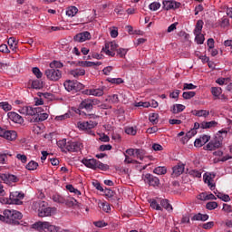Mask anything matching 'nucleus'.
<instances>
[{
	"label": "nucleus",
	"instance_id": "1",
	"mask_svg": "<svg viewBox=\"0 0 232 232\" xmlns=\"http://www.w3.org/2000/svg\"><path fill=\"white\" fill-rule=\"evenodd\" d=\"M19 113L33 117L31 122H43L48 119V113L43 112L41 107L24 106L19 110Z\"/></svg>",
	"mask_w": 232,
	"mask_h": 232
},
{
	"label": "nucleus",
	"instance_id": "2",
	"mask_svg": "<svg viewBox=\"0 0 232 232\" xmlns=\"http://www.w3.org/2000/svg\"><path fill=\"white\" fill-rule=\"evenodd\" d=\"M58 148H61L62 151H69V153H77L82 150V143L81 141H66V140H61L57 142Z\"/></svg>",
	"mask_w": 232,
	"mask_h": 232
},
{
	"label": "nucleus",
	"instance_id": "3",
	"mask_svg": "<svg viewBox=\"0 0 232 232\" xmlns=\"http://www.w3.org/2000/svg\"><path fill=\"white\" fill-rule=\"evenodd\" d=\"M3 215H5L6 224H10L11 226H19V224H21L19 220L23 218V213L17 210L5 209L4 210Z\"/></svg>",
	"mask_w": 232,
	"mask_h": 232
},
{
	"label": "nucleus",
	"instance_id": "4",
	"mask_svg": "<svg viewBox=\"0 0 232 232\" xmlns=\"http://www.w3.org/2000/svg\"><path fill=\"white\" fill-rule=\"evenodd\" d=\"M33 228L34 229H47V231L50 232H59L61 227L52 225V223L48 221H38L33 224Z\"/></svg>",
	"mask_w": 232,
	"mask_h": 232
},
{
	"label": "nucleus",
	"instance_id": "5",
	"mask_svg": "<svg viewBox=\"0 0 232 232\" xmlns=\"http://www.w3.org/2000/svg\"><path fill=\"white\" fill-rule=\"evenodd\" d=\"M63 86L67 92H81L84 88V85L78 81L67 80L64 82Z\"/></svg>",
	"mask_w": 232,
	"mask_h": 232
},
{
	"label": "nucleus",
	"instance_id": "6",
	"mask_svg": "<svg viewBox=\"0 0 232 232\" xmlns=\"http://www.w3.org/2000/svg\"><path fill=\"white\" fill-rule=\"evenodd\" d=\"M24 198V194L19 191H13L10 193L9 199H6V204H15L16 206H21Z\"/></svg>",
	"mask_w": 232,
	"mask_h": 232
},
{
	"label": "nucleus",
	"instance_id": "7",
	"mask_svg": "<svg viewBox=\"0 0 232 232\" xmlns=\"http://www.w3.org/2000/svg\"><path fill=\"white\" fill-rule=\"evenodd\" d=\"M44 73L49 81L56 82L63 77V72L59 69L50 68L45 70Z\"/></svg>",
	"mask_w": 232,
	"mask_h": 232
},
{
	"label": "nucleus",
	"instance_id": "8",
	"mask_svg": "<svg viewBox=\"0 0 232 232\" xmlns=\"http://www.w3.org/2000/svg\"><path fill=\"white\" fill-rule=\"evenodd\" d=\"M53 211V208L46 207V202L41 201L39 203L38 216L41 218L50 217Z\"/></svg>",
	"mask_w": 232,
	"mask_h": 232
},
{
	"label": "nucleus",
	"instance_id": "9",
	"mask_svg": "<svg viewBox=\"0 0 232 232\" xmlns=\"http://www.w3.org/2000/svg\"><path fill=\"white\" fill-rule=\"evenodd\" d=\"M224 137H227V130L222 129L221 130H218L217 132L216 139L214 140H211L216 150L222 146V140H224Z\"/></svg>",
	"mask_w": 232,
	"mask_h": 232
},
{
	"label": "nucleus",
	"instance_id": "10",
	"mask_svg": "<svg viewBox=\"0 0 232 232\" xmlns=\"http://www.w3.org/2000/svg\"><path fill=\"white\" fill-rule=\"evenodd\" d=\"M0 137L6 140H15L17 139V132L15 130H6L0 127Z\"/></svg>",
	"mask_w": 232,
	"mask_h": 232
},
{
	"label": "nucleus",
	"instance_id": "11",
	"mask_svg": "<svg viewBox=\"0 0 232 232\" xmlns=\"http://www.w3.org/2000/svg\"><path fill=\"white\" fill-rule=\"evenodd\" d=\"M119 48V44L115 42H111L109 44H105V48H103L106 55H110L111 57H115V51Z\"/></svg>",
	"mask_w": 232,
	"mask_h": 232
},
{
	"label": "nucleus",
	"instance_id": "12",
	"mask_svg": "<svg viewBox=\"0 0 232 232\" xmlns=\"http://www.w3.org/2000/svg\"><path fill=\"white\" fill-rule=\"evenodd\" d=\"M163 10H177L180 8V2H177L174 0H164L163 3Z\"/></svg>",
	"mask_w": 232,
	"mask_h": 232
},
{
	"label": "nucleus",
	"instance_id": "13",
	"mask_svg": "<svg viewBox=\"0 0 232 232\" xmlns=\"http://www.w3.org/2000/svg\"><path fill=\"white\" fill-rule=\"evenodd\" d=\"M143 180L146 184H149V186H152L153 188L160 184V179H159V178L149 173L143 177Z\"/></svg>",
	"mask_w": 232,
	"mask_h": 232
},
{
	"label": "nucleus",
	"instance_id": "14",
	"mask_svg": "<svg viewBox=\"0 0 232 232\" xmlns=\"http://www.w3.org/2000/svg\"><path fill=\"white\" fill-rule=\"evenodd\" d=\"M104 90L106 87H101L98 89H87L83 91L84 95H93L94 97H102L104 95Z\"/></svg>",
	"mask_w": 232,
	"mask_h": 232
},
{
	"label": "nucleus",
	"instance_id": "15",
	"mask_svg": "<svg viewBox=\"0 0 232 232\" xmlns=\"http://www.w3.org/2000/svg\"><path fill=\"white\" fill-rule=\"evenodd\" d=\"M0 179L3 180V182H5V184L19 182V178L14 174H1Z\"/></svg>",
	"mask_w": 232,
	"mask_h": 232
},
{
	"label": "nucleus",
	"instance_id": "16",
	"mask_svg": "<svg viewBox=\"0 0 232 232\" xmlns=\"http://www.w3.org/2000/svg\"><path fill=\"white\" fill-rule=\"evenodd\" d=\"M91 39L92 34L88 31L79 33L74 36V41H76V43H84V41H90Z\"/></svg>",
	"mask_w": 232,
	"mask_h": 232
},
{
	"label": "nucleus",
	"instance_id": "17",
	"mask_svg": "<svg viewBox=\"0 0 232 232\" xmlns=\"http://www.w3.org/2000/svg\"><path fill=\"white\" fill-rule=\"evenodd\" d=\"M7 117L10 121L15 122L16 124H23V122H24V119H23L21 115L14 111L8 112Z\"/></svg>",
	"mask_w": 232,
	"mask_h": 232
},
{
	"label": "nucleus",
	"instance_id": "18",
	"mask_svg": "<svg viewBox=\"0 0 232 232\" xmlns=\"http://www.w3.org/2000/svg\"><path fill=\"white\" fill-rule=\"evenodd\" d=\"M82 163H83L86 168H90L91 169H97V160L95 159H86L82 160Z\"/></svg>",
	"mask_w": 232,
	"mask_h": 232
},
{
	"label": "nucleus",
	"instance_id": "19",
	"mask_svg": "<svg viewBox=\"0 0 232 232\" xmlns=\"http://www.w3.org/2000/svg\"><path fill=\"white\" fill-rule=\"evenodd\" d=\"M184 169H185V165L182 163H179L178 165L172 168V171H173L172 175L174 177H180V175L184 173Z\"/></svg>",
	"mask_w": 232,
	"mask_h": 232
},
{
	"label": "nucleus",
	"instance_id": "20",
	"mask_svg": "<svg viewBox=\"0 0 232 232\" xmlns=\"http://www.w3.org/2000/svg\"><path fill=\"white\" fill-rule=\"evenodd\" d=\"M218 126V121H203L200 123L201 130H211V128H217Z\"/></svg>",
	"mask_w": 232,
	"mask_h": 232
},
{
	"label": "nucleus",
	"instance_id": "21",
	"mask_svg": "<svg viewBox=\"0 0 232 232\" xmlns=\"http://www.w3.org/2000/svg\"><path fill=\"white\" fill-rule=\"evenodd\" d=\"M80 108H82V110H86L87 111H92V110H93V105H92V100L87 99L82 101L80 104Z\"/></svg>",
	"mask_w": 232,
	"mask_h": 232
},
{
	"label": "nucleus",
	"instance_id": "22",
	"mask_svg": "<svg viewBox=\"0 0 232 232\" xmlns=\"http://www.w3.org/2000/svg\"><path fill=\"white\" fill-rule=\"evenodd\" d=\"M192 113L195 115V117H204V119L209 117V111L208 110H194Z\"/></svg>",
	"mask_w": 232,
	"mask_h": 232
},
{
	"label": "nucleus",
	"instance_id": "23",
	"mask_svg": "<svg viewBox=\"0 0 232 232\" xmlns=\"http://www.w3.org/2000/svg\"><path fill=\"white\" fill-rule=\"evenodd\" d=\"M209 219V215L208 214H201L198 213L194 215L191 218V220H197V221H201V222H206V220Z\"/></svg>",
	"mask_w": 232,
	"mask_h": 232
},
{
	"label": "nucleus",
	"instance_id": "24",
	"mask_svg": "<svg viewBox=\"0 0 232 232\" xmlns=\"http://www.w3.org/2000/svg\"><path fill=\"white\" fill-rule=\"evenodd\" d=\"M70 73L74 77L75 79H79V77H82V75H85L86 71L84 69H74L70 72Z\"/></svg>",
	"mask_w": 232,
	"mask_h": 232
},
{
	"label": "nucleus",
	"instance_id": "25",
	"mask_svg": "<svg viewBox=\"0 0 232 232\" xmlns=\"http://www.w3.org/2000/svg\"><path fill=\"white\" fill-rule=\"evenodd\" d=\"M186 110V106L182 104H174L170 110V111L177 115V113H180L181 111H184Z\"/></svg>",
	"mask_w": 232,
	"mask_h": 232
},
{
	"label": "nucleus",
	"instance_id": "26",
	"mask_svg": "<svg viewBox=\"0 0 232 232\" xmlns=\"http://www.w3.org/2000/svg\"><path fill=\"white\" fill-rule=\"evenodd\" d=\"M7 44L12 52L17 51V40L15 39V37H10L7 41Z\"/></svg>",
	"mask_w": 232,
	"mask_h": 232
},
{
	"label": "nucleus",
	"instance_id": "27",
	"mask_svg": "<svg viewBox=\"0 0 232 232\" xmlns=\"http://www.w3.org/2000/svg\"><path fill=\"white\" fill-rule=\"evenodd\" d=\"M77 12H79V9H77V7L70 6L66 10V15H68V17H75V15H77Z\"/></svg>",
	"mask_w": 232,
	"mask_h": 232
},
{
	"label": "nucleus",
	"instance_id": "28",
	"mask_svg": "<svg viewBox=\"0 0 232 232\" xmlns=\"http://www.w3.org/2000/svg\"><path fill=\"white\" fill-rule=\"evenodd\" d=\"M196 37L195 41L198 44H204V41H206V38L204 37V34L202 33H194Z\"/></svg>",
	"mask_w": 232,
	"mask_h": 232
},
{
	"label": "nucleus",
	"instance_id": "29",
	"mask_svg": "<svg viewBox=\"0 0 232 232\" xmlns=\"http://www.w3.org/2000/svg\"><path fill=\"white\" fill-rule=\"evenodd\" d=\"M202 28H204V21L198 20L196 24V27L194 30V34H200L202 33Z\"/></svg>",
	"mask_w": 232,
	"mask_h": 232
},
{
	"label": "nucleus",
	"instance_id": "30",
	"mask_svg": "<svg viewBox=\"0 0 232 232\" xmlns=\"http://www.w3.org/2000/svg\"><path fill=\"white\" fill-rule=\"evenodd\" d=\"M161 208H164V209H167V211H171L173 209V207L171 204H169V200L168 199H162L160 201Z\"/></svg>",
	"mask_w": 232,
	"mask_h": 232
},
{
	"label": "nucleus",
	"instance_id": "31",
	"mask_svg": "<svg viewBox=\"0 0 232 232\" xmlns=\"http://www.w3.org/2000/svg\"><path fill=\"white\" fill-rule=\"evenodd\" d=\"M153 173L156 175H166L168 169H166V167H157L154 169Z\"/></svg>",
	"mask_w": 232,
	"mask_h": 232
},
{
	"label": "nucleus",
	"instance_id": "32",
	"mask_svg": "<svg viewBox=\"0 0 232 232\" xmlns=\"http://www.w3.org/2000/svg\"><path fill=\"white\" fill-rule=\"evenodd\" d=\"M144 155H146V150L142 149H136L135 156L137 159H140V160H144Z\"/></svg>",
	"mask_w": 232,
	"mask_h": 232
},
{
	"label": "nucleus",
	"instance_id": "33",
	"mask_svg": "<svg viewBox=\"0 0 232 232\" xmlns=\"http://www.w3.org/2000/svg\"><path fill=\"white\" fill-rule=\"evenodd\" d=\"M39 168V163L31 160L27 165H26V169L29 171H34V169H37Z\"/></svg>",
	"mask_w": 232,
	"mask_h": 232
},
{
	"label": "nucleus",
	"instance_id": "34",
	"mask_svg": "<svg viewBox=\"0 0 232 232\" xmlns=\"http://www.w3.org/2000/svg\"><path fill=\"white\" fill-rule=\"evenodd\" d=\"M53 202H57L58 204H64V202H66V198L58 194L53 196Z\"/></svg>",
	"mask_w": 232,
	"mask_h": 232
},
{
	"label": "nucleus",
	"instance_id": "35",
	"mask_svg": "<svg viewBox=\"0 0 232 232\" xmlns=\"http://www.w3.org/2000/svg\"><path fill=\"white\" fill-rule=\"evenodd\" d=\"M50 68H53L54 70H59L61 68H63V66H64V64H63V63L59 62V61H53L50 64H49Z\"/></svg>",
	"mask_w": 232,
	"mask_h": 232
},
{
	"label": "nucleus",
	"instance_id": "36",
	"mask_svg": "<svg viewBox=\"0 0 232 232\" xmlns=\"http://www.w3.org/2000/svg\"><path fill=\"white\" fill-rule=\"evenodd\" d=\"M31 86L34 90H41V88H43V81H41V80H34L32 82V85Z\"/></svg>",
	"mask_w": 232,
	"mask_h": 232
},
{
	"label": "nucleus",
	"instance_id": "37",
	"mask_svg": "<svg viewBox=\"0 0 232 232\" xmlns=\"http://www.w3.org/2000/svg\"><path fill=\"white\" fill-rule=\"evenodd\" d=\"M102 169V171H108V169H110V166L97 160L96 161V169Z\"/></svg>",
	"mask_w": 232,
	"mask_h": 232
},
{
	"label": "nucleus",
	"instance_id": "38",
	"mask_svg": "<svg viewBox=\"0 0 232 232\" xmlns=\"http://www.w3.org/2000/svg\"><path fill=\"white\" fill-rule=\"evenodd\" d=\"M210 92L213 97H218L219 95H222V88L220 87H212Z\"/></svg>",
	"mask_w": 232,
	"mask_h": 232
},
{
	"label": "nucleus",
	"instance_id": "39",
	"mask_svg": "<svg viewBox=\"0 0 232 232\" xmlns=\"http://www.w3.org/2000/svg\"><path fill=\"white\" fill-rule=\"evenodd\" d=\"M64 204L66 206H69V208H72V206H77L79 204V201L73 198H70L69 199H65Z\"/></svg>",
	"mask_w": 232,
	"mask_h": 232
},
{
	"label": "nucleus",
	"instance_id": "40",
	"mask_svg": "<svg viewBox=\"0 0 232 232\" xmlns=\"http://www.w3.org/2000/svg\"><path fill=\"white\" fill-rule=\"evenodd\" d=\"M150 208H152V209H156L157 211H162V207H160V205H159L157 203V200L150 199Z\"/></svg>",
	"mask_w": 232,
	"mask_h": 232
},
{
	"label": "nucleus",
	"instance_id": "41",
	"mask_svg": "<svg viewBox=\"0 0 232 232\" xmlns=\"http://www.w3.org/2000/svg\"><path fill=\"white\" fill-rule=\"evenodd\" d=\"M134 106L136 108H150V106H151V103H150V102H135Z\"/></svg>",
	"mask_w": 232,
	"mask_h": 232
},
{
	"label": "nucleus",
	"instance_id": "42",
	"mask_svg": "<svg viewBox=\"0 0 232 232\" xmlns=\"http://www.w3.org/2000/svg\"><path fill=\"white\" fill-rule=\"evenodd\" d=\"M125 133H127V135H132V136L137 135V127H126Z\"/></svg>",
	"mask_w": 232,
	"mask_h": 232
},
{
	"label": "nucleus",
	"instance_id": "43",
	"mask_svg": "<svg viewBox=\"0 0 232 232\" xmlns=\"http://www.w3.org/2000/svg\"><path fill=\"white\" fill-rule=\"evenodd\" d=\"M188 174L190 175V177H194L196 179L202 178V172L200 170L192 169V170H189Z\"/></svg>",
	"mask_w": 232,
	"mask_h": 232
},
{
	"label": "nucleus",
	"instance_id": "44",
	"mask_svg": "<svg viewBox=\"0 0 232 232\" xmlns=\"http://www.w3.org/2000/svg\"><path fill=\"white\" fill-rule=\"evenodd\" d=\"M0 108H2L4 111H10L12 110V106L10 105V103H8V102H1Z\"/></svg>",
	"mask_w": 232,
	"mask_h": 232
},
{
	"label": "nucleus",
	"instance_id": "45",
	"mask_svg": "<svg viewBox=\"0 0 232 232\" xmlns=\"http://www.w3.org/2000/svg\"><path fill=\"white\" fill-rule=\"evenodd\" d=\"M195 95H197V93L193 91H190V92H184L182 94V97L183 99L189 100V99H193Z\"/></svg>",
	"mask_w": 232,
	"mask_h": 232
},
{
	"label": "nucleus",
	"instance_id": "46",
	"mask_svg": "<svg viewBox=\"0 0 232 232\" xmlns=\"http://www.w3.org/2000/svg\"><path fill=\"white\" fill-rule=\"evenodd\" d=\"M206 208L207 209H209V211H213V209H217V208H218V203L216 201H210L207 203Z\"/></svg>",
	"mask_w": 232,
	"mask_h": 232
},
{
	"label": "nucleus",
	"instance_id": "47",
	"mask_svg": "<svg viewBox=\"0 0 232 232\" xmlns=\"http://www.w3.org/2000/svg\"><path fill=\"white\" fill-rule=\"evenodd\" d=\"M218 198H220L221 200H223V202H229V200H231V198H229V195L227 194H222L220 192H218L217 194Z\"/></svg>",
	"mask_w": 232,
	"mask_h": 232
},
{
	"label": "nucleus",
	"instance_id": "48",
	"mask_svg": "<svg viewBox=\"0 0 232 232\" xmlns=\"http://www.w3.org/2000/svg\"><path fill=\"white\" fill-rule=\"evenodd\" d=\"M100 208L105 211V213H110L111 210V207H110V204L108 202H102L100 204Z\"/></svg>",
	"mask_w": 232,
	"mask_h": 232
},
{
	"label": "nucleus",
	"instance_id": "49",
	"mask_svg": "<svg viewBox=\"0 0 232 232\" xmlns=\"http://www.w3.org/2000/svg\"><path fill=\"white\" fill-rule=\"evenodd\" d=\"M107 81L111 82V84H122L124 82L122 78H108Z\"/></svg>",
	"mask_w": 232,
	"mask_h": 232
},
{
	"label": "nucleus",
	"instance_id": "50",
	"mask_svg": "<svg viewBox=\"0 0 232 232\" xmlns=\"http://www.w3.org/2000/svg\"><path fill=\"white\" fill-rule=\"evenodd\" d=\"M150 10H151L152 12H157V10H159V8H160V3L159 2H153L149 5Z\"/></svg>",
	"mask_w": 232,
	"mask_h": 232
},
{
	"label": "nucleus",
	"instance_id": "51",
	"mask_svg": "<svg viewBox=\"0 0 232 232\" xmlns=\"http://www.w3.org/2000/svg\"><path fill=\"white\" fill-rule=\"evenodd\" d=\"M32 72L34 75H35V77H37L38 79H41L43 77V72H41V69H39L38 67H34L32 69Z\"/></svg>",
	"mask_w": 232,
	"mask_h": 232
},
{
	"label": "nucleus",
	"instance_id": "52",
	"mask_svg": "<svg viewBox=\"0 0 232 232\" xmlns=\"http://www.w3.org/2000/svg\"><path fill=\"white\" fill-rule=\"evenodd\" d=\"M149 121L152 122V124H157V122H159V115L157 113H151Z\"/></svg>",
	"mask_w": 232,
	"mask_h": 232
},
{
	"label": "nucleus",
	"instance_id": "53",
	"mask_svg": "<svg viewBox=\"0 0 232 232\" xmlns=\"http://www.w3.org/2000/svg\"><path fill=\"white\" fill-rule=\"evenodd\" d=\"M229 81H231L229 78H219L216 81V82L219 84V86H224V84H227Z\"/></svg>",
	"mask_w": 232,
	"mask_h": 232
},
{
	"label": "nucleus",
	"instance_id": "54",
	"mask_svg": "<svg viewBox=\"0 0 232 232\" xmlns=\"http://www.w3.org/2000/svg\"><path fill=\"white\" fill-rule=\"evenodd\" d=\"M103 193H104L105 197H108L109 198H111V197H113L115 195V192H113V190H111L110 188L103 189Z\"/></svg>",
	"mask_w": 232,
	"mask_h": 232
},
{
	"label": "nucleus",
	"instance_id": "55",
	"mask_svg": "<svg viewBox=\"0 0 232 232\" xmlns=\"http://www.w3.org/2000/svg\"><path fill=\"white\" fill-rule=\"evenodd\" d=\"M204 182L209 186L210 189L215 188V185L211 183V178L209 176H204Z\"/></svg>",
	"mask_w": 232,
	"mask_h": 232
},
{
	"label": "nucleus",
	"instance_id": "56",
	"mask_svg": "<svg viewBox=\"0 0 232 232\" xmlns=\"http://www.w3.org/2000/svg\"><path fill=\"white\" fill-rule=\"evenodd\" d=\"M81 64L86 68H92V66H95V63L94 62H81Z\"/></svg>",
	"mask_w": 232,
	"mask_h": 232
},
{
	"label": "nucleus",
	"instance_id": "57",
	"mask_svg": "<svg viewBox=\"0 0 232 232\" xmlns=\"http://www.w3.org/2000/svg\"><path fill=\"white\" fill-rule=\"evenodd\" d=\"M109 101H111V102H113L114 104H117V102H119V95L112 94L109 96Z\"/></svg>",
	"mask_w": 232,
	"mask_h": 232
},
{
	"label": "nucleus",
	"instance_id": "58",
	"mask_svg": "<svg viewBox=\"0 0 232 232\" xmlns=\"http://www.w3.org/2000/svg\"><path fill=\"white\" fill-rule=\"evenodd\" d=\"M197 85H193V83H184L183 90H196Z\"/></svg>",
	"mask_w": 232,
	"mask_h": 232
},
{
	"label": "nucleus",
	"instance_id": "59",
	"mask_svg": "<svg viewBox=\"0 0 232 232\" xmlns=\"http://www.w3.org/2000/svg\"><path fill=\"white\" fill-rule=\"evenodd\" d=\"M213 226H215V222L209 221L208 223H204L202 225V227H203V229H211V227H213Z\"/></svg>",
	"mask_w": 232,
	"mask_h": 232
},
{
	"label": "nucleus",
	"instance_id": "60",
	"mask_svg": "<svg viewBox=\"0 0 232 232\" xmlns=\"http://www.w3.org/2000/svg\"><path fill=\"white\" fill-rule=\"evenodd\" d=\"M99 150L100 151H110V150H111V144L101 145Z\"/></svg>",
	"mask_w": 232,
	"mask_h": 232
},
{
	"label": "nucleus",
	"instance_id": "61",
	"mask_svg": "<svg viewBox=\"0 0 232 232\" xmlns=\"http://www.w3.org/2000/svg\"><path fill=\"white\" fill-rule=\"evenodd\" d=\"M0 52H2V53H10V49H8V45L2 44L0 45Z\"/></svg>",
	"mask_w": 232,
	"mask_h": 232
},
{
	"label": "nucleus",
	"instance_id": "62",
	"mask_svg": "<svg viewBox=\"0 0 232 232\" xmlns=\"http://www.w3.org/2000/svg\"><path fill=\"white\" fill-rule=\"evenodd\" d=\"M117 53L120 55V57H124L126 53H128V50L120 48L117 50Z\"/></svg>",
	"mask_w": 232,
	"mask_h": 232
},
{
	"label": "nucleus",
	"instance_id": "63",
	"mask_svg": "<svg viewBox=\"0 0 232 232\" xmlns=\"http://www.w3.org/2000/svg\"><path fill=\"white\" fill-rule=\"evenodd\" d=\"M78 128L80 130H88V122L87 121L79 122L78 123Z\"/></svg>",
	"mask_w": 232,
	"mask_h": 232
},
{
	"label": "nucleus",
	"instance_id": "64",
	"mask_svg": "<svg viewBox=\"0 0 232 232\" xmlns=\"http://www.w3.org/2000/svg\"><path fill=\"white\" fill-rule=\"evenodd\" d=\"M196 133H197V130L191 129L188 132L186 133L187 140L191 139L192 137H195Z\"/></svg>",
	"mask_w": 232,
	"mask_h": 232
}]
</instances>
